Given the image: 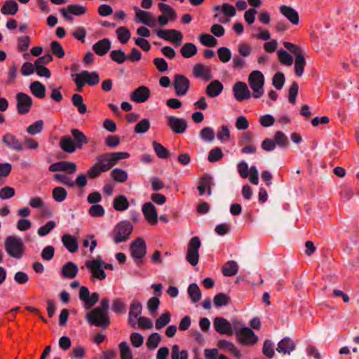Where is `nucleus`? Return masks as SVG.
Listing matches in <instances>:
<instances>
[{
    "mask_svg": "<svg viewBox=\"0 0 359 359\" xmlns=\"http://www.w3.org/2000/svg\"><path fill=\"white\" fill-rule=\"evenodd\" d=\"M4 249L11 257L20 259L24 255L25 246L20 238L9 236L5 239Z\"/></svg>",
    "mask_w": 359,
    "mask_h": 359,
    "instance_id": "nucleus-1",
    "label": "nucleus"
},
{
    "mask_svg": "<svg viewBox=\"0 0 359 359\" xmlns=\"http://www.w3.org/2000/svg\"><path fill=\"white\" fill-rule=\"evenodd\" d=\"M76 86V90L81 92L83 86L88 84L89 86H95L100 81V76L97 72L83 71L79 74H74L72 75Z\"/></svg>",
    "mask_w": 359,
    "mask_h": 359,
    "instance_id": "nucleus-2",
    "label": "nucleus"
},
{
    "mask_svg": "<svg viewBox=\"0 0 359 359\" xmlns=\"http://www.w3.org/2000/svg\"><path fill=\"white\" fill-rule=\"evenodd\" d=\"M133 230L129 221L123 220L118 223L112 231V238L116 244L127 241Z\"/></svg>",
    "mask_w": 359,
    "mask_h": 359,
    "instance_id": "nucleus-3",
    "label": "nucleus"
},
{
    "mask_svg": "<svg viewBox=\"0 0 359 359\" xmlns=\"http://www.w3.org/2000/svg\"><path fill=\"white\" fill-rule=\"evenodd\" d=\"M264 74L259 70H254L250 74L248 83L254 98H259L264 95Z\"/></svg>",
    "mask_w": 359,
    "mask_h": 359,
    "instance_id": "nucleus-4",
    "label": "nucleus"
},
{
    "mask_svg": "<svg viewBox=\"0 0 359 359\" xmlns=\"http://www.w3.org/2000/svg\"><path fill=\"white\" fill-rule=\"evenodd\" d=\"M86 319L89 324L98 327H107L109 324L108 313L100 307H97L88 312Z\"/></svg>",
    "mask_w": 359,
    "mask_h": 359,
    "instance_id": "nucleus-5",
    "label": "nucleus"
},
{
    "mask_svg": "<svg viewBox=\"0 0 359 359\" xmlns=\"http://www.w3.org/2000/svg\"><path fill=\"white\" fill-rule=\"evenodd\" d=\"M147 252V245L142 238H138L133 241L130 245V256L133 258L135 263L140 265Z\"/></svg>",
    "mask_w": 359,
    "mask_h": 359,
    "instance_id": "nucleus-6",
    "label": "nucleus"
},
{
    "mask_svg": "<svg viewBox=\"0 0 359 359\" xmlns=\"http://www.w3.org/2000/svg\"><path fill=\"white\" fill-rule=\"evenodd\" d=\"M201 245V241L197 236L192 237L188 243L186 259L192 266H196L198 263V250Z\"/></svg>",
    "mask_w": 359,
    "mask_h": 359,
    "instance_id": "nucleus-7",
    "label": "nucleus"
},
{
    "mask_svg": "<svg viewBox=\"0 0 359 359\" xmlns=\"http://www.w3.org/2000/svg\"><path fill=\"white\" fill-rule=\"evenodd\" d=\"M234 332L238 341L243 345L252 346L258 341L257 336L249 327H243L240 329H235Z\"/></svg>",
    "mask_w": 359,
    "mask_h": 359,
    "instance_id": "nucleus-8",
    "label": "nucleus"
},
{
    "mask_svg": "<svg viewBox=\"0 0 359 359\" xmlns=\"http://www.w3.org/2000/svg\"><path fill=\"white\" fill-rule=\"evenodd\" d=\"M102 265L103 260L100 257H97L95 259L86 262V266L90 271L92 278L100 280L105 279L107 276L105 271L103 270Z\"/></svg>",
    "mask_w": 359,
    "mask_h": 359,
    "instance_id": "nucleus-9",
    "label": "nucleus"
},
{
    "mask_svg": "<svg viewBox=\"0 0 359 359\" xmlns=\"http://www.w3.org/2000/svg\"><path fill=\"white\" fill-rule=\"evenodd\" d=\"M156 34L159 38L172 42L176 46L181 44L183 39L182 32L177 29H158Z\"/></svg>",
    "mask_w": 359,
    "mask_h": 359,
    "instance_id": "nucleus-10",
    "label": "nucleus"
},
{
    "mask_svg": "<svg viewBox=\"0 0 359 359\" xmlns=\"http://www.w3.org/2000/svg\"><path fill=\"white\" fill-rule=\"evenodd\" d=\"M16 107L19 114H27L31 109L33 104L32 97L24 93H18L15 97Z\"/></svg>",
    "mask_w": 359,
    "mask_h": 359,
    "instance_id": "nucleus-11",
    "label": "nucleus"
},
{
    "mask_svg": "<svg viewBox=\"0 0 359 359\" xmlns=\"http://www.w3.org/2000/svg\"><path fill=\"white\" fill-rule=\"evenodd\" d=\"M173 87L177 96H184L189 91L190 81L184 75L175 74L173 78Z\"/></svg>",
    "mask_w": 359,
    "mask_h": 359,
    "instance_id": "nucleus-12",
    "label": "nucleus"
},
{
    "mask_svg": "<svg viewBox=\"0 0 359 359\" xmlns=\"http://www.w3.org/2000/svg\"><path fill=\"white\" fill-rule=\"evenodd\" d=\"M233 93L236 100L242 102L251 97V93L247 84L242 81L236 82L233 86Z\"/></svg>",
    "mask_w": 359,
    "mask_h": 359,
    "instance_id": "nucleus-13",
    "label": "nucleus"
},
{
    "mask_svg": "<svg viewBox=\"0 0 359 359\" xmlns=\"http://www.w3.org/2000/svg\"><path fill=\"white\" fill-rule=\"evenodd\" d=\"M134 10L136 11L135 16L136 22L144 24L150 27H154L156 25V19L151 13L148 11L141 10L137 7H135Z\"/></svg>",
    "mask_w": 359,
    "mask_h": 359,
    "instance_id": "nucleus-14",
    "label": "nucleus"
},
{
    "mask_svg": "<svg viewBox=\"0 0 359 359\" xmlns=\"http://www.w3.org/2000/svg\"><path fill=\"white\" fill-rule=\"evenodd\" d=\"M213 325L215 330L219 334L231 336L233 333L232 325L224 318H215L213 322Z\"/></svg>",
    "mask_w": 359,
    "mask_h": 359,
    "instance_id": "nucleus-15",
    "label": "nucleus"
},
{
    "mask_svg": "<svg viewBox=\"0 0 359 359\" xmlns=\"http://www.w3.org/2000/svg\"><path fill=\"white\" fill-rule=\"evenodd\" d=\"M60 11L65 19L72 21V18L71 15H83L86 12V8L85 6H80L78 4H71L69 5L67 8H61Z\"/></svg>",
    "mask_w": 359,
    "mask_h": 359,
    "instance_id": "nucleus-16",
    "label": "nucleus"
},
{
    "mask_svg": "<svg viewBox=\"0 0 359 359\" xmlns=\"http://www.w3.org/2000/svg\"><path fill=\"white\" fill-rule=\"evenodd\" d=\"M217 346L219 348L228 353L236 359H241L242 358V353L241 350L229 341L225 339L219 340Z\"/></svg>",
    "mask_w": 359,
    "mask_h": 359,
    "instance_id": "nucleus-17",
    "label": "nucleus"
},
{
    "mask_svg": "<svg viewBox=\"0 0 359 359\" xmlns=\"http://www.w3.org/2000/svg\"><path fill=\"white\" fill-rule=\"evenodd\" d=\"M2 143L11 150L22 151L24 149L20 140L11 133H6L3 135Z\"/></svg>",
    "mask_w": 359,
    "mask_h": 359,
    "instance_id": "nucleus-18",
    "label": "nucleus"
},
{
    "mask_svg": "<svg viewBox=\"0 0 359 359\" xmlns=\"http://www.w3.org/2000/svg\"><path fill=\"white\" fill-rule=\"evenodd\" d=\"M151 91L148 87L142 86L134 90L130 94V100L136 103L145 102L150 97Z\"/></svg>",
    "mask_w": 359,
    "mask_h": 359,
    "instance_id": "nucleus-19",
    "label": "nucleus"
},
{
    "mask_svg": "<svg viewBox=\"0 0 359 359\" xmlns=\"http://www.w3.org/2000/svg\"><path fill=\"white\" fill-rule=\"evenodd\" d=\"M49 170L51 172H68L74 174L76 171V165L73 162L62 161L51 164L49 166Z\"/></svg>",
    "mask_w": 359,
    "mask_h": 359,
    "instance_id": "nucleus-20",
    "label": "nucleus"
},
{
    "mask_svg": "<svg viewBox=\"0 0 359 359\" xmlns=\"http://www.w3.org/2000/svg\"><path fill=\"white\" fill-rule=\"evenodd\" d=\"M168 126L177 134L183 133L187 128V123L184 119L172 116L168 118Z\"/></svg>",
    "mask_w": 359,
    "mask_h": 359,
    "instance_id": "nucleus-21",
    "label": "nucleus"
},
{
    "mask_svg": "<svg viewBox=\"0 0 359 359\" xmlns=\"http://www.w3.org/2000/svg\"><path fill=\"white\" fill-rule=\"evenodd\" d=\"M142 310V306L140 302H133L130 308L128 323L130 325L135 327L137 325L139 318H140Z\"/></svg>",
    "mask_w": 359,
    "mask_h": 359,
    "instance_id": "nucleus-22",
    "label": "nucleus"
},
{
    "mask_svg": "<svg viewBox=\"0 0 359 359\" xmlns=\"http://www.w3.org/2000/svg\"><path fill=\"white\" fill-rule=\"evenodd\" d=\"M142 212L145 219L151 225H154L158 222V214L155 206L150 202L146 203L142 205Z\"/></svg>",
    "mask_w": 359,
    "mask_h": 359,
    "instance_id": "nucleus-23",
    "label": "nucleus"
},
{
    "mask_svg": "<svg viewBox=\"0 0 359 359\" xmlns=\"http://www.w3.org/2000/svg\"><path fill=\"white\" fill-rule=\"evenodd\" d=\"M296 345L294 341L290 337H285L280 340L277 346L276 350L278 353L284 355H290L295 349Z\"/></svg>",
    "mask_w": 359,
    "mask_h": 359,
    "instance_id": "nucleus-24",
    "label": "nucleus"
},
{
    "mask_svg": "<svg viewBox=\"0 0 359 359\" xmlns=\"http://www.w3.org/2000/svg\"><path fill=\"white\" fill-rule=\"evenodd\" d=\"M194 75L205 81H209L212 78L210 67L203 64H196L193 69Z\"/></svg>",
    "mask_w": 359,
    "mask_h": 359,
    "instance_id": "nucleus-25",
    "label": "nucleus"
},
{
    "mask_svg": "<svg viewBox=\"0 0 359 359\" xmlns=\"http://www.w3.org/2000/svg\"><path fill=\"white\" fill-rule=\"evenodd\" d=\"M280 13L284 15L292 24L297 25L299 21V14L292 7L282 5L279 8Z\"/></svg>",
    "mask_w": 359,
    "mask_h": 359,
    "instance_id": "nucleus-26",
    "label": "nucleus"
},
{
    "mask_svg": "<svg viewBox=\"0 0 359 359\" xmlns=\"http://www.w3.org/2000/svg\"><path fill=\"white\" fill-rule=\"evenodd\" d=\"M62 243L65 248L71 253L78 250L79 243L76 237L71 234H64L61 238Z\"/></svg>",
    "mask_w": 359,
    "mask_h": 359,
    "instance_id": "nucleus-27",
    "label": "nucleus"
},
{
    "mask_svg": "<svg viewBox=\"0 0 359 359\" xmlns=\"http://www.w3.org/2000/svg\"><path fill=\"white\" fill-rule=\"evenodd\" d=\"M224 86L219 80L212 81L206 87L205 92L210 97H216L223 91Z\"/></svg>",
    "mask_w": 359,
    "mask_h": 359,
    "instance_id": "nucleus-28",
    "label": "nucleus"
},
{
    "mask_svg": "<svg viewBox=\"0 0 359 359\" xmlns=\"http://www.w3.org/2000/svg\"><path fill=\"white\" fill-rule=\"evenodd\" d=\"M111 41L108 39H103L98 41L93 46V49L95 53L100 56L104 55L111 48Z\"/></svg>",
    "mask_w": 359,
    "mask_h": 359,
    "instance_id": "nucleus-29",
    "label": "nucleus"
},
{
    "mask_svg": "<svg viewBox=\"0 0 359 359\" xmlns=\"http://www.w3.org/2000/svg\"><path fill=\"white\" fill-rule=\"evenodd\" d=\"M18 4L13 0L6 1L1 8V13L5 15H14L18 11Z\"/></svg>",
    "mask_w": 359,
    "mask_h": 359,
    "instance_id": "nucleus-30",
    "label": "nucleus"
},
{
    "mask_svg": "<svg viewBox=\"0 0 359 359\" xmlns=\"http://www.w3.org/2000/svg\"><path fill=\"white\" fill-rule=\"evenodd\" d=\"M71 134L74 138L75 145L79 149L83 148V144L88 143V139L84 133L76 128L71 130Z\"/></svg>",
    "mask_w": 359,
    "mask_h": 359,
    "instance_id": "nucleus-31",
    "label": "nucleus"
},
{
    "mask_svg": "<svg viewBox=\"0 0 359 359\" xmlns=\"http://www.w3.org/2000/svg\"><path fill=\"white\" fill-rule=\"evenodd\" d=\"M78 271L79 269L77 266L72 262H68L62 268V276L65 278L69 279L75 278L78 273Z\"/></svg>",
    "mask_w": 359,
    "mask_h": 359,
    "instance_id": "nucleus-32",
    "label": "nucleus"
},
{
    "mask_svg": "<svg viewBox=\"0 0 359 359\" xmlns=\"http://www.w3.org/2000/svg\"><path fill=\"white\" fill-rule=\"evenodd\" d=\"M113 159L114 158L111 153H106L97 156V161L100 162L105 171L110 170L116 165V162L115 161H113Z\"/></svg>",
    "mask_w": 359,
    "mask_h": 359,
    "instance_id": "nucleus-33",
    "label": "nucleus"
},
{
    "mask_svg": "<svg viewBox=\"0 0 359 359\" xmlns=\"http://www.w3.org/2000/svg\"><path fill=\"white\" fill-rule=\"evenodd\" d=\"M60 146L64 151L69 154L74 153L76 149H78L75 145L74 140L68 136H63L61 137Z\"/></svg>",
    "mask_w": 359,
    "mask_h": 359,
    "instance_id": "nucleus-34",
    "label": "nucleus"
},
{
    "mask_svg": "<svg viewBox=\"0 0 359 359\" xmlns=\"http://www.w3.org/2000/svg\"><path fill=\"white\" fill-rule=\"evenodd\" d=\"M113 207L116 211H125L129 208V202L124 195H118L114 198Z\"/></svg>",
    "mask_w": 359,
    "mask_h": 359,
    "instance_id": "nucleus-35",
    "label": "nucleus"
},
{
    "mask_svg": "<svg viewBox=\"0 0 359 359\" xmlns=\"http://www.w3.org/2000/svg\"><path fill=\"white\" fill-rule=\"evenodd\" d=\"M31 93L37 98H43L46 95V88L39 81H34L29 86Z\"/></svg>",
    "mask_w": 359,
    "mask_h": 359,
    "instance_id": "nucleus-36",
    "label": "nucleus"
},
{
    "mask_svg": "<svg viewBox=\"0 0 359 359\" xmlns=\"http://www.w3.org/2000/svg\"><path fill=\"white\" fill-rule=\"evenodd\" d=\"M117 39L121 43L126 44L130 39L131 34L128 27L125 26L119 27L116 30Z\"/></svg>",
    "mask_w": 359,
    "mask_h": 359,
    "instance_id": "nucleus-37",
    "label": "nucleus"
},
{
    "mask_svg": "<svg viewBox=\"0 0 359 359\" xmlns=\"http://www.w3.org/2000/svg\"><path fill=\"white\" fill-rule=\"evenodd\" d=\"M238 271V264L235 261H229L222 269V272L225 276H235Z\"/></svg>",
    "mask_w": 359,
    "mask_h": 359,
    "instance_id": "nucleus-38",
    "label": "nucleus"
},
{
    "mask_svg": "<svg viewBox=\"0 0 359 359\" xmlns=\"http://www.w3.org/2000/svg\"><path fill=\"white\" fill-rule=\"evenodd\" d=\"M158 8L163 13L162 15L168 18L171 21L176 20L177 13L170 5L164 3H160L158 4Z\"/></svg>",
    "mask_w": 359,
    "mask_h": 359,
    "instance_id": "nucleus-39",
    "label": "nucleus"
},
{
    "mask_svg": "<svg viewBox=\"0 0 359 359\" xmlns=\"http://www.w3.org/2000/svg\"><path fill=\"white\" fill-rule=\"evenodd\" d=\"M110 175L114 181L120 183L125 182L128 177L127 172L121 168H114Z\"/></svg>",
    "mask_w": 359,
    "mask_h": 359,
    "instance_id": "nucleus-40",
    "label": "nucleus"
},
{
    "mask_svg": "<svg viewBox=\"0 0 359 359\" xmlns=\"http://www.w3.org/2000/svg\"><path fill=\"white\" fill-rule=\"evenodd\" d=\"M306 65V60L304 59V55H297L295 57L294 60V71L295 74L297 76L300 77L302 76L304 73V67Z\"/></svg>",
    "mask_w": 359,
    "mask_h": 359,
    "instance_id": "nucleus-41",
    "label": "nucleus"
},
{
    "mask_svg": "<svg viewBox=\"0 0 359 359\" xmlns=\"http://www.w3.org/2000/svg\"><path fill=\"white\" fill-rule=\"evenodd\" d=\"M188 294L192 302H198L201 298V292L196 283H191L188 287Z\"/></svg>",
    "mask_w": 359,
    "mask_h": 359,
    "instance_id": "nucleus-42",
    "label": "nucleus"
},
{
    "mask_svg": "<svg viewBox=\"0 0 359 359\" xmlns=\"http://www.w3.org/2000/svg\"><path fill=\"white\" fill-rule=\"evenodd\" d=\"M197 53V47L192 43H186L181 48V53L185 58H189Z\"/></svg>",
    "mask_w": 359,
    "mask_h": 359,
    "instance_id": "nucleus-43",
    "label": "nucleus"
},
{
    "mask_svg": "<svg viewBox=\"0 0 359 359\" xmlns=\"http://www.w3.org/2000/svg\"><path fill=\"white\" fill-rule=\"evenodd\" d=\"M247 67L245 57L235 55L232 60V68L236 72H241Z\"/></svg>",
    "mask_w": 359,
    "mask_h": 359,
    "instance_id": "nucleus-44",
    "label": "nucleus"
},
{
    "mask_svg": "<svg viewBox=\"0 0 359 359\" xmlns=\"http://www.w3.org/2000/svg\"><path fill=\"white\" fill-rule=\"evenodd\" d=\"M153 148L156 155L160 158H167L170 156V151L161 144L154 141L152 142Z\"/></svg>",
    "mask_w": 359,
    "mask_h": 359,
    "instance_id": "nucleus-45",
    "label": "nucleus"
},
{
    "mask_svg": "<svg viewBox=\"0 0 359 359\" xmlns=\"http://www.w3.org/2000/svg\"><path fill=\"white\" fill-rule=\"evenodd\" d=\"M214 9L216 11H221L224 15H227L228 17H233L236 13L235 8L229 4L216 6Z\"/></svg>",
    "mask_w": 359,
    "mask_h": 359,
    "instance_id": "nucleus-46",
    "label": "nucleus"
},
{
    "mask_svg": "<svg viewBox=\"0 0 359 359\" xmlns=\"http://www.w3.org/2000/svg\"><path fill=\"white\" fill-rule=\"evenodd\" d=\"M274 142L280 148H287L289 144L287 137L281 131H277L274 135Z\"/></svg>",
    "mask_w": 359,
    "mask_h": 359,
    "instance_id": "nucleus-47",
    "label": "nucleus"
},
{
    "mask_svg": "<svg viewBox=\"0 0 359 359\" xmlns=\"http://www.w3.org/2000/svg\"><path fill=\"white\" fill-rule=\"evenodd\" d=\"M67 196V192L65 188L57 187L53 190V198L57 203L63 202Z\"/></svg>",
    "mask_w": 359,
    "mask_h": 359,
    "instance_id": "nucleus-48",
    "label": "nucleus"
},
{
    "mask_svg": "<svg viewBox=\"0 0 359 359\" xmlns=\"http://www.w3.org/2000/svg\"><path fill=\"white\" fill-rule=\"evenodd\" d=\"M171 320V316L169 312L162 313L159 318L156 320L155 327L156 330H161L167 325Z\"/></svg>",
    "mask_w": 359,
    "mask_h": 359,
    "instance_id": "nucleus-49",
    "label": "nucleus"
},
{
    "mask_svg": "<svg viewBox=\"0 0 359 359\" xmlns=\"http://www.w3.org/2000/svg\"><path fill=\"white\" fill-rule=\"evenodd\" d=\"M278 57L280 62L282 65H286V66H290L292 65L293 62V57L292 56L289 54L286 50H280L278 51Z\"/></svg>",
    "mask_w": 359,
    "mask_h": 359,
    "instance_id": "nucleus-50",
    "label": "nucleus"
},
{
    "mask_svg": "<svg viewBox=\"0 0 359 359\" xmlns=\"http://www.w3.org/2000/svg\"><path fill=\"white\" fill-rule=\"evenodd\" d=\"M151 124L148 118H144L138 122L134 128V132L137 134H142L147 132Z\"/></svg>",
    "mask_w": 359,
    "mask_h": 359,
    "instance_id": "nucleus-51",
    "label": "nucleus"
},
{
    "mask_svg": "<svg viewBox=\"0 0 359 359\" xmlns=\"http://www.w3.org/2000/svg\"><path fill=\"white\" fill-rule=\"evenodd\" d=\"M200 137L203 141L211 142L215 137V131L210 127H205L201 130Z\"/></svg>",
    "mask_w": 359,
    "mask_h": 359,
    "instance_id": "nucleus-52",
    "label": "nucleus"
},
{
    "mask_svg": "<svg viewBox=\"0 0 359 359\" xmlns=\"http://www.w3.org/2000/svg\"><path fill=\"white\" fill-rule=\"evenodd\" d=\"M43 125L42 120L36 121L27 127V132L31 135H37L43 130Z\"/></svg>",
    "mask_w": 359,
    "mask_h": 359,
    "instance_id": "nucleus-53",
    "label": "nucleus"
},
{
    "mask_svg": "<svg viewBox=\"0 0 359 359\" xmlns=\"http://www.w3.org/2000/svg\"><path fill=\"white\" fill-rule=\"evenodd\" d=\"M110 57L118 64H122L127 60L128 57L121 50H113L110 53Z\"/></svg>",
    "mask_w": 359,
    "mask_h": 359,
    "instance_id": "nucleus-54",
    "label": "nucleus"
},
{
    "mask_svg": "<svg viewBox=\"0 0 359 359\" xmlns=\"http://www.w3.org/2000/svg\"><path fill=\"white\" fill-rule=\"evenodd\" d=\"M161 340V337L158 333H152L148 338L147 341V346L149 349H155L158 347L160 341Z\"/></svg>",
    "mask_w": 359,
    "mask_h": 359,
    "instance_id": "nucleus-55",
    "label": "nucleus"
},
{
    "mask_svg": "<svg viewBox=\"0 0 359 359\" xmlns=\"http://www.w3.org/2000/svg\"><path fill=\"white\" fill-rule=\"evenodd\" d=\"M201 43L205 46L215 47L217 45V39L208 34H203L199 36Z\"/></svg>",
    "mask_w": 359,
    "mask_h": 359,
    "instance_id": "nucleus-56",
    "label": "nucleus"
},
{
    "mask_svg": "<svg viewBox=\"0 0 359 359\" xmlns=\"http://www.w3.org/2000/svg\"><path fill=\"white\" fill-rule=\"evenodd\" d=\"M121 359H132L133 355L129 345L126 341H122L119 344Z\"/></svg>",
    "mask_w": 359,
    "mask_h": 359,
    "instance_id": "nucleus-57",
    "label": "nucleus"
},
{
    "mask_svg": "<svg viewBox=\"0 0 359 359\" xmlns=\"http://www.w3.org/2000/svg\"><path fill=\"white\" fill-rule=\"evenodd\" d=\"M106 172L104 170L103 167L101 165L99 161L93 165L87 172V175L91 178H95L99 176L102 172Z\"/></svg>",
    "mask_w": 359,
    "mask_h": 359,
    "instance_id": "nucleus-58",
    "label": "nucleus"
},
{
    "mask_svg": "<svg viewBox=\"0 0 359 359\" xmlns=\"http://www.w3.org/2000/svg\"><path fill=\"white\" fill-rule=\"evenodd\" d=\"M188 352L185 350L180 351L177 345L172 347L171 359H188Z\"/></svg>",
    "mask_w": 359,
    "mask_h": 359,
    "instance_id": "nucleus-59",
    "label": "nucleus"
},
{
    "mask_svg": "<svg viewBox=\"0 0 359 359\" xmlns=\"http://www.w3.org/2000/svg\"><path fill=\"white\" fill-rule=\"evenodd\" d=\"M224 156V154L219 147H216L209 151L208 160L211 162H217Z\"/></svg>",
    "mask_w": 359,
    "mask_h": 359,
    "instance_id": "nucleus-60",
    "label": "nucleus"
},
{
    "mask_svg": "<svg viewBox=\"0 0 359 359\" xmlns=\"http://www.w3.org/2000/svg\"><path fill=\"white\" fill-rule=\"evenodd\" d=\"M217 55L219 60L223 63H226L231 60V52L226 47H221L217 50Z\"/></svg>",
    "mask_w": 359,
    "mask_h": 359,
    "instance_id": "nucleus-61",
    "label": "nucleus"
},
{
    "mask_svg": "<svg viewBox=\"0 0 359 359\" xmlns=\"http://www.w3.org/2000/svg\"><path fill=\"white\" fill-rule=\"evenodd\" d=\"M229 297L224 293H219L214 297L213 302L216 306L220 307L226 306L229 302Z\"/></svg>",
    "mask_w": 359,
    "mask_h": 359,
    "instance_id": "nucleus-62",
    "label": "nucleus"
},
{
    "mask_svg": "<svg viewBox=\"0 0 359 359\" xmlns=\"http://www.w3.org/2000/svg\"><path fill=\"white\" fill-rule=\"evenodd\" d=\"M285 79L282 72H277L272 79V84L277 89L280 90L283 87Z\"/></svg>",
    "mask_w": 359,
    "mask_h": 359,
    "instance_id": "nucleus-63",
    "label": "nucleus"
},
{
    "mask_svg": "<svg viewBox=\"0 0 359 359\" xmlns=\"http://www.w3.org/2000/svg\"><path fill=\"white\" fill-rule=\"evenodd\" d=\"M217 139L222 143L230 139V131L227 126H222L217 134Z\"/></svg>",
    "mask_w": 359,
    "mask_h": 359,
    "instance_id": "nucleus-64",
    "label": "nucleus"
}]
</instances>
